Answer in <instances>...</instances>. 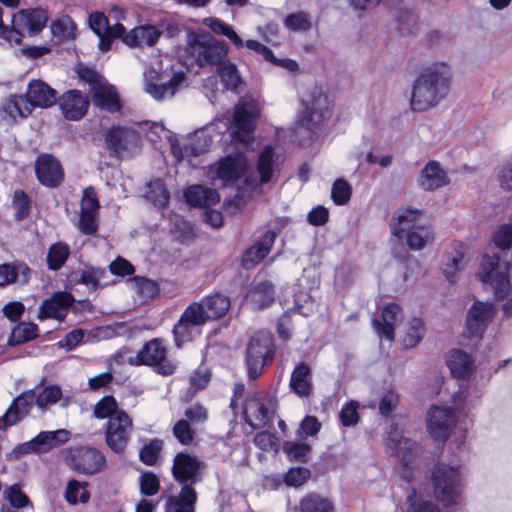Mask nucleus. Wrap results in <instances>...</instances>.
Instances as JSON below:
<instances>
[{
  "label": "nucleus",
  "instance_id": "nucleus-46",
  "mask_svg": "<svg viewBox=\"0 0 512 512\" xmlns=\"http://www.w3.org/2000/svg\"><path fill=\"white\" fill-rule=\"evenodd\" d=\"M70 255V248L66 243L57 242L52 244L47 253V266L50 270H59L67 261Z\"/></svg>",
  "mask_w": 512,
  "mask_h": 512
},
{
  "label": "nucleus",
  "instance_id": "nucleus-49",
  "mask_svg": "<svg viewBox=\"0 0 512 512\" xmlns=\"http://www.w3.org/2000/svg\"><path fill=\"white\" fill-rule=\"evenodd\" d=\"M184 322L194 324L198 328L202 327L210 320L209 316L200 302L191 303L181 314Z\"/></svg>",
  "mask_w": 512,
  "mask_h": 512
},
{
  "label": "nucleus",
  "instance_id": "nucleus-6",
  "mask_svg": "<svg viewBox=\"0 0 512 512\" xmlns=\"http://www.w3.org/2000/svg\"><path fill=\"white\" fill-rule=\"evenodd\" d=\"M274 358L273 336L267 331L254 333L247 344L245 364L250 379H257L264 371L266 365L272 363Z\"/></svg>",
  "mask_w": 512,
  "mask_h": 512
},
{
  "label": "nucleus",
  "instance_id": "nucleus-19",
  "mask_svg": "<svg viewBox=\"0 0 512 512\" xmlns=\"http://www.w3.org/2000/svg\"><path fill=\"white\" fill-rule=\"evenodd\" d=\"M34 168L37 180L45 187L57 188L64 180L63 167L52 154H40L35 160Z\"/></svg>",
  "mask_w": 512,
  "mask_h": 512
},
{
  "label": "nucleus",
  "instance_id": "nucleus-31",
  "mask_svg": "<svg viewBox=\"0 0 512 512\" xmlns=\"http://www.w3.org/2000/svg\"><path fill=\"white\" fill-rule=\"evenodd\" d=\"M93 104L107 112L114 113L120 110L121 104L115 88L106 81L96 86L90 92Z\"/></svg>",
  "mask_w": 512,
  "mask_h": 512
},
{
  "label": "nucleus",
  "instance_id": "nucleus-55",
  "mask_svg": "<svg viewBox=\"0 0 512 512\" xmlns=\"http://www.w3.org/2000/svg\"><path fill=\"white\" fill-rule=\"evenodd\" d=\"M352 187L344 179H337L331 189V198L336 205H345L351 198Z\"/></svg>",
  "mask_w": 512,
  "mask_h": 512
},
{
  "label": "nucleus",
  "instance_id": "nucleus-30",
  "mask_svg": "<svg viewBox=\"0 0 512 512\" xmlns=\"http://www.w3.org/2000/svg\"><path fill=\"white\" fill-rule=\"evenodd\" d=\"M48 20L45 10L41 8L32 10H21L17 14L12 15L13 27L19 31V26L26 28L31 33L41 31Z\"/></svg>",
  "mask_w": 512,
  "mask_h": 512
},
{
  "label": "nucleus",
  "instance_id": "nucleus-59",
  "mask_svg": "<svg viewBox=\"0 0 512 512\" xmlns=\"http://www.w3.org/2000/svg\"><path fill=\"white\" fill-rule=\"evenodd\" d=\"M137 293L143 299H152L159 293V287L156 282L144 277H135L133 279Z\"/></svg>",
  "mask_w": 512,
  "mask_h": 512
},
{
  "label": "nucleus",
  "instance_id": "nucleus-64",
  "mask_svg": "<svg viewBox=\"0 0 512 512\" xmlns=\"http://www.w3.org/2000/svg\"><path fill=\"white\" fill-rule=\"evenodd\" d=\"M495 245L501 250H507L512 246V224H503L493 236Z\"/></svg>",
  "mask_w": 512,
  "mask_h": 512
},
{
  "label": "nucleus",
  "instance_id": "nucleus-20",
  "mask_svg": "<svg viewBox=\"0 0 512 512\" xmlns=\"http://www.w3.org/2000/svg\"><path fill=\"white\" fill-rule=\"evenodd\" d=\"M100 208L95 189L87 187L80 203L78 228L85 235H93L98 230V210Z\"/></svg>",
  "mask_w": 512,
  "mask_h": 512
},
{
  "label": "nucleus",
  "instance_id": "nucleus-47",
  "mask_svg": "<svg viewBox=\"0 0 512 512\" xmlns=\"http://www.w3.org/2000/svg\"><path fill=\"white\" fill-rule=\"evenodd\" d=\"M87 483L79 482L76 479L69 480L64 492L65 500L71 504L87 503L90 499V494L86 490Z\"/></svg>",
  "mask_w": 512,
  "mask_h": 512
},
{
  "label": "nucleus",
  "instance_id": "nucleus-58",
  "mask_svg": "<svg viewBox=\"0 0 512 512\" xmlns=\"http://www.w3.org/2000/svg\"><path fill=\"white\" fill-rule=\"evenodd\" d=\"M121 410L117 409V402L112 396L103 397L94 408V416L98 419H105L115 416L116 412Z\"/></svg>",
  "mask_w": 512,
  "mask_h": 512
},
{
  "label": "nucleus",
  "instance_id": "nucleus-5",
  "mask_svg": "<svg viewBox=\"0 0 512 512\" xmlns=\"http://www.w3.org/2000/svg\"><path fill=\"white\" fill-rule=\"evenodd\" d=\"M187 54L201 67L217 66L226 59L228 47L209 33H195L189 36Z\"/></svg>",
  "mask_w": 512,
  "mask_h": 512
},
{
  "label": "nucleus",
  "instance_id": "nucleus-7",
  "mask_svg": "<svg viewBox=\"0 0 512 512\" xmlns=\"http://www.w3.org/2000/svg\"><path fill=\"white\" fill-rule=\"evenodd\" d=\"M128 363L133 366H149L163 376L172 375L177 367L175 361L168 357V349L159 338L146 342L135 356L129 357Z\"/></svg>",
  "mask_w": 512,
  "mask_h": 512
},
{
  "label": "nucleus",
  "instance_id": "nucleus-57",
  "mask_svg": "<svg viewBox=\"0 0 512 512\" xmlns=\"http://www.w3.org/2000/svg\"><path fill=\"white\" fill-rule=\"evenodd\" d=\"M163 442L160 439H153L146 444L140 451V460L146 465H154L162 450Z\"/></svg>",
  "mask_w": 512,
  "mask_h": 512
},
{
  "label": "nucleus",
  "instance_id": "nucleus-4",
  "mask_svg": "<svg viewBox=\"0 0 512 512\" xmlns=\"http://www.w3.org/2000/svg\"><path fill=\"white\" fill-rule=\"evenodd\" d=\"M302 104L304 109L298 120L297 130L304 129L308 132V137L313 138L318 126L328 114L330 100L322 87L314 86L303 95Z\"/></svg>",
  "mask_w": 512,
  "mask_h": 512
},
{
  "label": "nucleus",
  "instance_id": "nucleus-53",
  "mask_svg": "<svg viewBox=\"0 0 512 512\" xmlns=\"http://www.w3.org/2000/svg\"><path fill=\"white\" fill-rule=\"evenodd\" d=\"M105 274L106 272L102 268L89 267L80 271L78 282L87 286L88 289L95 291L99 288L100 280Z\"/></svg>",
  "mask_w": 512,
  "mask_h": 512
},
{
  "label": "nucleus",
  "instance_id": "nucleus-21",
  "mask_svg": "<svg viewBox=\"0 0 512 512\" xmlns=\"http://www.w3.org/2000/svg\"><path fill=\"white\" fill-rule=\"evenodd\" d=\"M455 423V412L451 407L433 406L428 412L427 427L436 441L444 442Z\"/></svg>",
  "mask_w": 512,
  "mask_h": 512
},
{
  "label": "nucleus",
  "instance_id": "nucleus-14",
  "mask_svg": "<svg viewBox=\"0 0 512 512\" xmlns=\"http://www.w3.org/2000/svg\"><path fill=\"white\" fill-rule=\"evenodd\" d=\"M132 430V419L124 412H116L110 417L105 427V441L107 446L116 454L124 452Z\"/></svg>",
  "mask_w": 512,
  "mask_h": 512
},
{
  "label": "nucleus",
  "instance_id": "nucleus-23",
  "mask_svg": "<svg viewBox=\"0 0 512 512\" xmlns=\"http://www.w3.org/2000/svg\"><path fill=\"white\" fill-rule=\"evenodd\" d=\"M495 308L492 303L476 301L467 313L466 330L470 338H481L492 320Z\"/></svg>",
  "mask_w": 512,
  "mask_h": 512
},
{
  "label": "nucleus",
  "instance_id": "nucleus-40",
  "mask_svg": "<svg viewBox=\"0 0 512 512\" xmlns=\"http://www.w3.org/2000/svg\"><path fill=\"white\" fill-rule=\"evenodd\" d=\"M205 308V312L210 320H216L223 317L230 308V299L220 293H215L203 298L200 301Z\"/></svg>",
  "mask_w": 512,
  "mask_h": 512
},
{
  "label": "nucleus",
  "instance_id": "nucleus-29",
  "mask_svg": "<svg viewBox=\"0 0 512 512\" xmlns=\"http://www.w3.org/2000/svg\"><path fill=\"white\" fill-rule=\"evenodd\" d=\"M198 494L190 485L182 486L177 495L167 498L165 512H196Z\"/></svg>",
  "mask_w": 512,
  "mask_h": 512
},
{
  "label": "nucleus",
  "instance_id": "nucleus-48",
  "mask_svg": "<svg viewBox=\"0 0 512 512\" xmlns=\"http://www.w3.org/2000/svg\"><path fill=\"white\" fill-rule=\"evenodd\" d=\"M218 74L224 86L228 90H235L240 84V76L236 66L230 61L223 60L218 64Z\"/></svg>",
  "mask_w": 512,
  "mask_h": 512
},
{
  "label": "nucleus",
  "instance_id": "nucleus-3",
  "mask_svg": "<svg viewBox=\"0 0 512 512\" xmlns=\"http://www.w3.org/2000/svg\"><path fill=\"white\" fill-rule=\"evenodd\" d=\"M420 214L417 209L402 208L396 212L390 222L392 234L399 239L405 238L411 250H421L434 240V232L430 226L415 225Z\"/></svg>",
  "mask_w": 512,
  "mask_h": 512
},
{
  "label": "nucleus",
  "instance_id": "nucleus-26",
  "mask_svg": "<svg viewBox=\"0 0 512 512\" xmlns=\"http://www.w3.org/2000/svg\"><path fill=\"white\" fill-rule=\"evenodd\" d=\"M449 183L446 172L436 161H430L421 170L417 179L418 186L425 191H433Z\"/></svg>",
  "mask_w": 512,
  "mask_h": 512
},
{
  "label": "nucleus",
  "instance_id": "nucleus-15",
  "mask_svg": "<svg viewBox=\"0 0 512 512\" xmlns=\"http://www.w3.org/2000/svg\"><path fill=\"white\" fill-rule=\"evenodd\" d=\"M203 24L209 27L214 33L227 37L236 47L244 45L241 37L235 32L233 27L222 20L215 17H207L203 20ZM247 49L261 55L266 61L276 63V57L271 49L263 45L257 40H247L245 42Z\"/></svg>",
  "mask_w": 512,
  "mask_h": 512
},
{
  "label": "nucleus",
  "instance_id": "nucleus-24",
  "mask_svg": "<svg viewBox=\"0 0 512 512\" xmlns=\"http://www.w3.org/2000/svg\"><path fill=\"white\" fill-rule=\"evenodd\" d=\"M63 116L67 120L82 119L88 110L89 101L79 90H68L57 99Z\"/></svg>",
  "mask_w": 512,
  "mask_h": 512
},
{
  "label": "nucleus",
  "instance_id": "nucleus-50",
  "mask_svg": "<svg viewBox=\"0 0 512 512\" xmlns=\"http://www.w3.org/2000/svg\"><path fill=\"white\" fill-rule=\"evenodd\" d=\"M288 458L293 461L307 462L311 453V446L305 442L288 441L283 446Z\"/></svg>",
  "mask_w": 512,
  "mask_h": 512
},
{
  "label": "nucleus",
  "instance_id": "nucleus-39",
  "mask_svg": "<svg viewBox=\"0 0 512 512\" xmlns=\"http://www.w3.org/2000/svg\"><path fill=\"white\" fill-rule=\"evenodd\" d=\"M447 365L454 377L466 378L472 371L473 361L469 354L453 350L448 356Z\"/></svg>",
  "mask_w": 512,
  "mask_h": 512
},
{
  "label": "nucleus",
  "instance_id": "nucleus-11",
  "mask_svg": "<svg viewBox=\"0 0 512 512\" xmlns=\"http://www.w3.org/2000/svg\"><path fill=\"white\" fill-rule=\"evenodd\" d=\"M66 463L73 471L79 474L94 475L105 468L106 458L96 448L79 446L68 450Z\"/></svg>",
  "mask_w": 512,
  "mask_h": 512
},
{
  "label": "nucleus",
  "instance_id": "nucleus-9",
  "mask_svg": "<svg viewBox=\"0 0 512 512\" xmlns=\"http://www.w3.org/2000/svg\"><path fill=\"white\" fill-rule=\"evenodd\" d=\"M508 272V262L501 261L496 254L493 256L485 255L481 262L479 276L483 283L490 284L493 287L495 296L502 299L507 296L510 290Z\"/></svg>",
  "mask_w": 512,
  "mask_h": 512
},
{
  "label": "nucleus",
  "instance_id": "nucleus-45",
  "mask_svg": "<svg viewBox=\"0 0 512 512\" xmlns=\"http://www.w3.org/2000/svg\"><path fill=\"white\" fill-rule=\"evenodd\" d=\"M145 198L159 208H164L169 201V192L164 182L160 179L151 181L147 185Z\"/></svg>",
  "mask_w": 512,
  "mask_h": 512
},
{
  "label": "nucleus",
  "instance_id": "nucleus-33",
  "mask_svg": "<svg viewBox=\"0 0 512 512\" xmlns=\"http://www.w3.org/2000/svg\"><path fill=\"white\" fill-rule=\"evenodd\" d=\"M211 139L201 134H195L190 137L183 146L173 145L172 153L178 159L182 160L186 157H196L210 149Z\"/></svg>",
  "mask_w": 512,
  "mask_h": 512
},
{
  "label": "nucleus",
  "instance_id": "nucleus-25",
  "mask_svg": "<svg viewBox=\"0 0 512 512\" xmlns=\"http://www.w3.org/2000/svg\"><path fill=\"white\" fill-rule=\"evenodd\" d=\"M74 301L75 299L70 293L55 292L40 305L39 318H54L62 321L67 316L68 309Z\"/></svg>",
  "mask_w": 512,
  "mask_h": 512
},
{
  "label": "nucleus",
  "instance_id": "nucleus-1",
  "mask_svg": "<svg viewBox=\"0 0 512 512\" xmlns=\"http://www.w3.org/2000/svg\"><path fill=\"white\" fill-rule=\"evenodd\" d=\"M451 72L445 64H435L415 80L410 100L411 109L426 111L437 106L450 91Z\"/></svg>",
  "mask_w": 512,
  "mask_h": 512
},
{
  "label": "nucleus",
  "instance_id": "nucleus-51",
  "mask_svg": "<svg viewBox=\"0 0 512 512\" xmlns=\"http://www.w3.org/2000/svg\"><path fill=\"white\" fill-rule=\"evenodd\" d=\"M465 264V257L461 251L456 250L454 254L448 256L443 267L446 279L453 283L457 273L464 269Z\"/></svg>",
  "mask_w": 512,
  "mask_h": 512
},
{
  "label": "nucleus",
  "instance_id": "nucleus-56",
  "mask_svg": "<svg viewBox=\"0 0 512 512\" xmlns=\"http://www.w3.org/2000/svg\"><path fill=\"white\" fill-rule=\"evenodd\" d=\"M172 432L178 442L185 446L191 445L195 437V431L190 423L184 419H180L174 424Z\"/></svg>",
  "mask_w": 512,
  "mask_h": 512
},
{
  "label": "nucleus",
  "instance_id": "nucleus-34",
  "mask_svg": "<svg viewBox=\"0 0 512 512\" xmlns=\"http://www.w3.org/2000/svg\"><path fill=\"white\" fill-rule=\"evenodd\" d=\"M275 238L276 234L274 232H266L259 242L251 246L245 252L242 260L243 266L246 269H250L252 266L263 260L269 254Z\"/></svg>",
  "mask_w": 512,
  "mask_h": 512
},
{
  "label": "nucleus",
  "instance_id": "nucleus-27",
  "mask_svg": "<svg viewBox=\"0 0 512 512\" xmlns=\"http://www.w3.org/2000/svg\"><path fill=\"white\" fill-rule=\"evenodd\" d=\"M136 141V133L127 128H112L106 133V144L117 157H122Z\"/></svg>",
  "mask_w": 512,
  "mask_h": 512
},
{
  "label": "nucleus",
  "instance_id": "nucleus-16",
  "mask_svg": "<svg viewBox=\"0 0 512 512\" xmlns=\"http://www.w3.org/2000/svg\"><path fill=\"white\" fill-rule=\"evenodd\" d=\"M386 448L392 456L397 457L401 461L404 468L402 477L409 480L410 475H408L406 470L410 469V465L418 453L419 447L417 443L404 437L401 431L391 426L386 439Z\"/></svg>",
  "mask_w": 512,
  "mask_h": 512
},
{
  "label": "nucleus",
  "instance_id": "nucleus-13",
  "mask_svg": "<svg viewBox=\"0 0 512 512\" xmlns=\"http://www.w3.org/2000/svg\"><path fill=\"white\" fill-rule=\"evenodd\" d=\"M278 408L275 395L266 393L249 399L245 406L246 422L253 428L266 426L271 422Z\"/></svg>",
  "mask_w": 512,
  "mask_h": 512
},
{
  "label": "nucleus",
  "instance_id": "nucleus-63",
  "mask_svg": "<svg viewBox=\"0 0 512 512\" xmlns=\"http://www.w3.org/2000/svg\"><path fill=\"white\" fill-rule=\"evenodd\" d=\"M278 438L275 434L261 431L257 433L253 439L254 444L262 451H277L278 449Z\"/></svg>",
  "mask_w": 512,
  "mask_h": 512
},
{
  "label": "nucleus",
  "instance_id": "nucleus-44",
  "mask_svg": "<svg viewBox=\"0 0 512 512\" xmlns=\"http://www.w3.org/2000/svg\"><path fill=\"white\" fill-rule=\"evenodd\" d=\"M201 334V329L194 324L184 322L180 317L173 327L175 345L180 348L184 343L192 341Z\"/></svg>",
  "mask_w": 512,
  "mask_h": 512
},
{
  "label": "nucleus",
  "instance_id": "nucleus-10",
  "mask_svg": "<svg viewBox=\"0 0 512 512\" xmlns=\"http://www.w3.org/2000/svg\"><path fill=\"white\" fill-rule=\"evenodd\" d=\"M432 480L435 497L446 506L454 504L461 492L458 470L446 464H438L433 471Z\"/></svg>",
  "mask_w": 512,
  "mask_h": 512
},
{
  "label": "nucleus",
  "instance_id": "nucleus-32",
  "mask_svg": "<svg viewBox=\"0 0 512 512\" xmlns=\"http://www.w3.org/2000/svg\"><path fill=\"white\" fill-rule=\"evenodd\" d=\"M289 387L300 398H309L313 392L311 368L305 363H299L293 370Z\"/></svg>",
  "mask_w": 512,
  "mask_h": 512
},
{
  "label": "nucleus",
  "instance_id": "nucleus-18",
  "mask_svg": "<svg viewBox=\"0 0 512 512\" xmlns=\"http://www.w3.org/2000/svg\"><path fill=\"white\" fill-rule=\"evenodd\" d=\"M205 464L195 455L180 452L173 459L172 476L174 480L182 486L195 484L201 481L200 473L204 469Z\"/></svg>",
  "mask_w": 512,
  "mask_h": 512
},
{
  "label": "nucleus",
  "instance_id": "nucleus-35",
  "mask_svg": "<svg viewBox=\"0 0 512 512\" xmlns=\"http://www.w3.org/2000/svg\"><path fill=\"white\" fill-rule=\"evenodd\" d=\"M246 301L256 310L268 307L274 301L273 285L268 281L256 284L249 290Z\"/></svg>",
  "mask_w": 512,
  "mask_h": 512
},
{
  "label": "nucleus",
  "instance_id": "nucleus-54",
  "mask_svg": "<svg viewBox=\"0 0 512 512\" xmlns=\"http://www.w3.org/2000/svg\"><path fill=\"white\" fill-rule=\"evenodd\" d=\"M423 335V322L419 318H413L409 321L403 343L407 348L415 347Z\"/></svg>",
  "mask_w": 512,
  "mask_h": 512
},
{
  "label": "nucleus",
  "instance_id": "nucleus-37",
  "mask_svg": "<svg viewBox=\"0 0 512 512\" xmlns=\"http://www.w3.org/2000/svg\"><path fill=\"white\" fill-rule=\"evenodd\" d=\"M187 203L192 206L208 208L216 204L220 197L215 189L207 188L201 185L189 187L185 192Z\"/></svg>",
  "mask_w": 512,
  "mask_h": 512
},
{
  "label": "nucleus",
  "instance_id": "nucleus-38",
  "mask_svg": "<svg viewBox=\"0 0 512 512\" xmlns=\"http://www.w3.org/2000/svg\"><path fill=\"white\" fill-rule=\"evenodd\" d=\"M276 154L271 146H265L258 157L257 172L260 176V183L266 184L271 181L276 170Z\"/></svg>",
  "mask_w": 512,
  "mask_h": 512
},
{
  "label": "nucleus",
  "instance_id": "nucleus-41",
  "mask_svg": "<svg viewBox=\"0 0 512 512\" xmlns=\"http://www.w3.org/2000/svg\"><path fill=\"white\" fill-rule=\"evenodd\" d=\"M300 512H335L333 503L317 493L304 496L299 503Z\"/></svg>",
  "mask_w": 512,
  "mask_h": 512
},
{
  "label": "nucleus",
  "instance_id": "nucleus-22",
  "mask_svg": "<svg viewBox=\"0 0 512 512\" xmlns=\"http://www.w3.org/2000/svg\"><path fill=\"white\" fill-rule=\"evenodd\" d=\"M144 78L145 92L161 101L174 96L184 77L182 74H175L168 82H162L160 75L154 69H149L144 72Z\"/></svg>",
  "mask_w": 512,
  "mask_h": 512
},
{
  "label": "nucleus",
  "instance_id": "nucleus-8",
  "mask_svg": "<svg viewBox=\"0 0 512 512\" xmlns=\"http://www.w3.org/2000/svg\"><path fill=\"white\" fill-rule=\"evenodd\" d=\"M70 438V432L66 429L56 431H42L30 441L16 445L10 452L9 460H19L23 456L36 453H46L54 447H59Z\"/></svg>",
  "mask_w": 512,
  "mask_h": 512
},
{
  "label": "nucleus",
  "instance_id": "nucleus-52",
  "mask_svg": "<svg viewBox=\"0 0 512 512\" xmlns=\"http://www.w3.org/2000/svg\"><path fill=\"white\" fill-rule=\"evenodd\" d=\"M62 398V390L58 385L45 386L42 391L36 395L35 404L39 409H44L49 405L56 404Z\"/></svg>",
  "mask_w": 512,
  "mask_h": 512
},
{
  "label": "nucleus",
  "instance_id": "nucleus-61",
  "mask_svg": "<svg viewBox=\"0 0 512 512\" xmlns=\"http://www.w3.org/2000/svg\"><path fill=\"white\" fill-rule=\"evenodd\" d=\"M284 24L291 31H307L311 27L308 15L304 12L289 14L285 18Z\"/></svg>",
  "mask_w": 512,
  "mask_h": 512
},
{
  "label": "nucleus",
  "instance_id": "nucleus-62",
  "mask_svg": "<svg viewBox=\"0 0 512 512\" xmlns=\"http://www.w3.org/2000/svg\"><path fill=\"white\" fill-rule=\"evenodd\" d=\"M13 206L16 210L15 218L22 220L30 213V200L23 190H16L13 195Z\"/></svg>",
  "mask_w": 512,
  "mask_h": 512
},
{
  "label": "nucleus",
  "instance_id": "nucleus-60",
  "mask_svg": "<svg viewBox=\"0 0 512 512\" xmlns=\"http://www.w3.org/2000/svg\"><path fill=\"white\" fill-rule=\"evenodd\" d=\"M4 495L15 508H23L30 504L28 496L22 492L19 484H13L7 487L4 491Z\"/></svg>",
  "mask_w": 512,
  "mask_h": 512
},
{
  "label": "nucleus",
  "instance_id": "nucleus-42",
  "mask_svg": "<svg viewBox=\"0 0 512 512\" xmlns=\"http://www.w3.org/2000/svg\"><path fill=\"white\" fill-rule=\"evenodd\" d=\"M38 336V326L31 322L16 325L8 338L9 346H16L35 339Z\"/></svg>",
  "mask_w": 512,
  "mask_h": 512
},
{
  "label": "nucleus",
  "instance_id": "nucleus-28",
  "mask_svg": "<svg viewBox=\"0 0 512 512\" xmlns=\"http://www.w3.org/2000/svg\"><path fill=\"white\" fill-rule=\"evenodd\" d=\"M401 316V308L395 303L387 304L381 312V321L373 320L374 328L378 336L393 341L395 334V324Z\"/></svg>",
  "mask_w": 512,
  "mask_h": 512
},
{
  "label": "nucleus",
  "instance_id": "nucleus-12",
  "mask_svg": "<svg viewBox=\"0 0 512 512\" xmlns=\"http://www.w3.org/2000/svg\"><path fill=\"white\" fill-rule=\"evenodd\" d=\"M259 111L253 99H243L235 107L233 116V136L242 144L253 140V133Z\"/></svg>",
  "mask_w": 512,
  "mask_h": 512
},
{
  "label": "nucleus",
  "instance_id": "nucleus-43",
  "mask_svg": "<svg viewBox=\"0 0 512 512\" xmlns=\"http://www.w3.org/2000/svg\"><path fill=\"white\" fill-rule=\"evenodd\" d=\"M89 25L100 39V49L102 51H108L110 49V40L109 37H106L109 25L107 17L100 12L92 13L89 17Z\"/></svg>",
  "mask_w": 512,
  "mask_h": 512
},
{
  "label": "nucleus",
  "instance_id": "nucleus-17",
  "mask_svg": "<svg viewBox=\"0 0 512 512\" xmlns=\"http://www.w3.org/2000/svg\"><path fill=\"white\" fill-rule=\"evenodd\" d=\"M247 159L244 154L228 155L210 166L208 175L213 180H220L224 185L232 184L244 176Z\"/></svg>",
  "mask_w": 512,
  "mask_h": 512
},
{
  "label": "nucleus",
  "instance_id": "nucleus-2",
  "mask_svg": "<svg viewBox=\"0 0 512 512\" xmlns=\"http://www.w3.org/2000/svg\"><path fill=\"white\" fill-rule=\"evenodd\" d=\"M57 91L42 80H32L26 95H15L5 104V111L12 117L26 118L33 108H48L57 102Z\"/></svg>",
  "mask_w": 512,
  "mask_h": 512
},
{
  "label": "nucleus",
  "instance_id": "nucleus-36",
  "mask_svg": "<svg viewBox=\"0 0 512 512\" xmlns=\"http://www.w3.org/2000/svg\"><path fill=\"white\" fill-rule=\"evenodd\" d=\"M30 268L23 262L5 263L0 265V287L14 282L27 283Z\"/></svg>",
  "mask_w": 512,
  "mask_h": 512
}]
</instances>
